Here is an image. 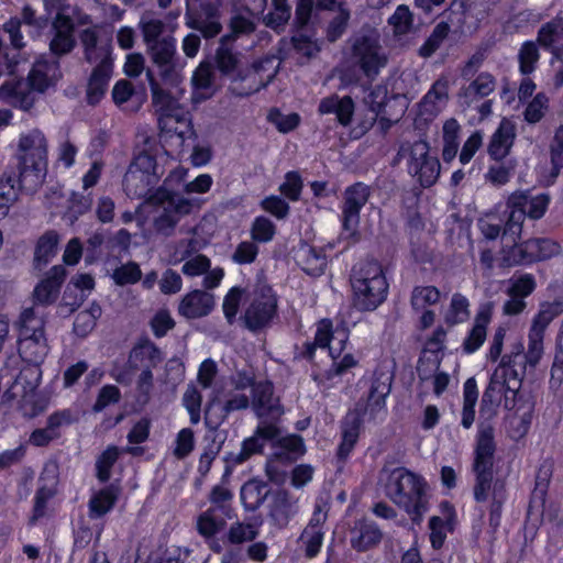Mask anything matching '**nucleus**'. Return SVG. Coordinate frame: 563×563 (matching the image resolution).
I'll return each instance as SVG.
<instances>
[{
    "label": "nucleus",
    "mask_w": 563,
    "mask_h": 563,
    "mask_svg": "<svg viewBox=\"0 0 563 563\" xmlns=\"http://www.w3.org/2000/svg\"><path fill=\"white\" fill-rule=\"evenodd\" d=\"M121 390L118 386L112 384L103 385L97 395V398L92 405L93 412H101L108 406L115 405L121 400Z\"/></svg>",
    "instance_id": "0e129e2a"
},
{
    "label": "nucleus",
    "mask_w": 563,
    "mask_h": 563,
    "mask_svg": "<svg viewBox=\"0 0 563 563\" xmlns=\"http://www.w3.org/2000/svg\"><path fill=\"white\" fill-rule=\"evenodd\" d=\"M553 473V463L549 460L543 461L536 475L534 489L531 495L529 507H543L545 495Z\"/></svg>",
    "instance_id": "a19ab883"
},
{
    "label": "nucleus",
    "mask_w": 563,
    "mask_h": 563,
    "mask_svg": "<svg viewBox=\"0 0 563 563\" xmlns=\"http://www.w3.org/2000/svg\"><path fill=\"white\" fill-rule=\"evenodd\" d=\"M494 428L487 421H482L478 426L474 472L476 474V484L474 487V497L477 501H484L487 498V492L490 488L493 479V462L495 453Z\"/></svg>",
    "instance_id": "0eeeda50"
},
{
    "label": "nucleus",
    "mask_w": 563,
    "mask_h": 563,
    "mask_svg": "<svg viewBox=\"0 0 563 563\" xmlns=\"http://www.w3.org/2000/svg\"><path fill=\"white\" fill-rule=\"evenodd\" d=\"M153 84V81L151 82ZM152 100L157 117L172 112H181L183 107L170 95V92L152 85Z\"/></svg>",
    "instance_id": "8fccbe9b"
},
{
    "label": "nucleus",
    "mask_w": 563,
    "mask_h": 563,
    "mask_svg": "<svg viewBox=\"0 0 563 563\" xmlns=\"http://www.w3.org/2000/svg\"><path fill=\"white\" fill-rule=\"evenodd\" d=\"M378 49L377 41L366 35L356 38L352 45V57L368 78H375L386 65V57L380 56Z\"/></svg>",
    "instance_id": "9b49d317"
},
{
    "label": "nucleus",
    "mask_w": 563,
    "mask_h": 563,
    "mask_svg": "<svg viewBox=\"0 0 563 563\" xmlns=\"http://www.w3.org/2000/svg\"><path fill=\"white\" fill-rule=\"evenodd\" d=\"M303 188V180L299 172L289 170L285 174V179L279 186L280 195L289 201L300 200Z\"/></svg>",
    "instance_id": "603ef678"
},
{
    "label": "nucleus",
    "mask_w": 563,
    "mask_h": 563,
    "mask_svg": "<svg viewBox=\"0 0 563 563\" xmlns=\"http://www.w3.org/2000/svg\"><path fill=\"white\" fill-rule=\"evenodd\" d=\"M207 18H220V11L217 3L210 0H187L186 2V23L194 20L203 21Z\"/></svg>",
    "instance_id": "37998d69"
},
{
    "label": "nucleus",
    "mask_w": 563,
    "mask_h": 563,
    "mask_svg": "<svg viewBox=\"0 0 563 563\" xmlns=\"http://www.w3.org/2000/svg\"><path fill=\"white\" fill-rule=\"evenodd\" d=\"M101 313L102 309L97 301H92L87 309L79 311L73 323L75 335L81 339L87 338L96 328Z\"/></svg>",
    "instance_id": "f704fd0d"
},
{
    "label": "nucleus",
    "mask_w": 563,
    "mask_h": 563,
    "mask_svg": "<svg viewBox=\"0 0 563 563\" xmlns=\"http://www.w3.org/2000/svg\"><path fill=\"white\" fill-rule=\"evenodd\" d=\"M214 307V298L206 290L195 289L187 292L180 300L178 313L186 319L208 316Z\"/></svg>",
    "instance_id": "dca6fc26"
},
{
    "label": "nucleus",
    "mask_w": 563,
    "mask_h": 563,
    "mask_svg": "<svg viewBox=\"0 0 563 563\" xmlns=\"http://www.w3.org/2000/svg\"><path fill=\"white\" fill-rule=\"evenodd\" d=\"M540 57L536 42L528 41L522 44L518 53L519 68L521 74L529 75L536 69Z\"/></svg>",
    "instance_id": "4d7b16f0"
},
{
    "label": "nucleus",
    "mask_w": 563,
    "mask_h": 563,
    "mask_svg": "<svg viewBox=\"0 0 563 563\" xmlns=\"http://www.w3.org/2000/svg\"><path fill=\"white\" fill-rule=\"evenodd\" d=\"M92 203L93 198L91 192L84 195L82 192L71 190L67 199L63 219L71 225L75 224L80 217L91 210Z\"/></svg>",
    "instance_id": "72a5a7b5"
},
{
    "label": "nucleus",
    "mask_w": 563,
    "mask_h": 563,
    "mask_svg": "<svg viewBox=\"0 0 563 563\" xmlns=\"http://www.w3.org/2000/svg\"><path fill=\"white\" fill-rule=\"evenodd\" d=\"M59 235L55 230H48L42 234L34 250V262L37 266L47 265L56 255Z\"/></svg>",
    "instance_id": "4c0bfd02"
},
{
    "label": "nucleus",
    "mask_w": 563,
    "mask_h": 563,
    "mask_svg": "<svg viewBox=\"0 0 563 563\" xmlns=\"http://www.w3.org/2000/svg\"><path fill=\"white\" fill-rule=\"evenodd\" d=\"M561 313L559 303L545 302L540 307L539 312L533 318L530 330H534L539 333L544 334L547 327L551 321Z\"/></svg>",
    "instance_id": "69168bd1"
},
{
    "label": "nucleus",
    "mask_w": 563,
    "mask_h": 563,
    "mask_svg": "<svg viewBox=\"0 0 563 563\" xmlns=\"http://www.w3.org/2000/svg\"><path fill=\"white\" fill-rule=\"evenodd\" d=\"M119 490L114 485H108L95 493L88 503V515L91 519L101 518L115 505Z\"/></svg>",
    "instance_id": "2f4dec72"
},
{
    "label": "nucleus",
    "mask_w": 563,
    "mask_h": 563,
    "mask_svg": "<svg viewBox=\"0 0 563 563\" xmlns=\"http://www.w3.org/2000/svg\"><path fill=\"white\" fill-rule=\"evenodd\" d=\"M252 387V402L258 416L267 415L273 410L274 385L271 380L255 382L253 377H245L243 387Z\"/></svg>",
    "instance_id": "bb28decb"
},
{
    "label": "nucleus",
    "mask_w": 563,
    "mask_h": 563,
    "mask_svg": "<svg viewBox=\"0 0 563 563\" xmlns=\"http://www.w3.org/2000/svg\"><path fill=\"white\" fill-rule=\"evenodd\" d=\"M153 63L158 67L163 79H167L175 71L174 56L176 54V41L173 37H164L148 46Z\"/></svg>",
    "instance_id": "5701e85b"
},
{
    "label": "nucleus",
    "mask_w": 563,
    "mask_h": 563,
    "mask_svg": "<svg viewBox=\"0 0 563 563\" xmlns=\"http://www.w3.org/2000/svg\"><path fill=\"white\" fill-rule=\"evenodd\" d=\"M58 489L49 486H38L33 498L32 512L29 518V526H35L42 518L47 515V505L51 499L57 495Z\"/></svg>",
    "instance_id": "c03bdc74"
},
{
    "label": "nucleus",
    "mask_w": 563,
    "mask_h": 563,
    "mask_svg": "<svg viewBox=\"0 0 563 563\" xmlns=\"http://www.w3.org/2000/svg\"><path fill=\"white\" fill-rule=\"evenodd\" d=\"M230 515H222L217 508H208L197 518V531L206 540L213 539L227 526Z\"/></svg>",
    "instance_id": "473e14b6"
},
{
    "label": "nucleus",
    "mask_w": 563,
    "mask_h": 563,
    "mask_svg": "<svg viewBox=\"0 0 563 563\" xmlns=\"http://www.w3.org/2000/svg\"><path fill=\"white\" fill-rule=\"evenodd\" d=\"M372 196V188L363 181H355L343 191L341 203V228L350 234L356 233L360 224L361 211Z\"/></svg>",
    "instance_id": "1a4fd4ad"
},
{
    "label": "nucleus",
    "mask_w": 563,
    "mask_h": 563,
    "mask_svg": "<svg viewBox=\"0 0 563 563\" xmlns=\"http://www.w3.org/2000/svg\"><path fill=\"white\" fill-rule=\"evenodd\" d=\"M440 299V291L434 286L416 287L411 295V307L419 311L428 306L434 305Z\"/></svg>",
    "instance_id": "bf43d9fd"
},
{
    "label": "nucleus",
    "mask_w": 563,
    "mask_h": 563,
    "mask_svg": "<svg viewBox=\"0 0 563 563\" xmlns=\"http://www.w3.org/2000/svg\"><path fill=\"white\" fill-rule=\"evenodd\" d=\"M272 494L267 482L253 477L246 481L240 489V499L246 511L257 510Z\"/></svg>",
    "instance_id": "393cba45"
},
{
    "label": "nucleus",
    "mask_w": 563,
    "mask_h": 563,
    "mask_svg": "<svg viewBox=\"0 0 563 563\" xmlns=\"http://www.w3.org/2000/svg\"><path fill=\"white\" fill-rule=\"evenodd\" d=\"M549 205L547 195L532 196L529 191H515L506 202L507 218L505 235L519 238L526 217L538 220L543 217Z\"/></svg>",
    "instance_id": "423d86ee"
},
{
    "label": "nucleus",
    "mask_w": 563,
    "mask_h": 563,
    "mask_svg": "<svg viewBox=\"0 0 563 563\" xmlns=\"http://www.w3.org/2000/svg\"><path fill=\"white\" fill-rule=\"evenodd\" d=\"M264 443L255 435L245 438L239 452H229L225 456L227 468L243 464L255 454H262Z\"/></svg>",
    "instance_id": "e433bc0d"
},
{
    "label": "nucleus",
    "mask_w": 563,
    "mask_h": 563,
    "mask_svg": "<svg viewBox=\"0 0 563 563\" xmlns=\"http://www.w3.org/2000/svg\"><path fill=\"white\" fill-rule=\"evenodd\" d=\"M444 339L445 332L439 328L426 341L417 364V373L421 380L430 379L438 372L443 357Z\"/></svg>",
    "instance_id": "f8f14e48"
},
{
    "label": "nucleus",
    "mask_w": 563,
    "mask_h": 563,
    "mask_svg": "<svg viewBox=\"0 0 563 563\" xmlns=\"http://www.w3.org/2000/svg\"><path fill=\"white\" fill-rule=\"evenodd\" d=\"M48 145L37 129L21 134L15 166L9 165L0 177V219L8 216L20 192L35 194L44 184L48 166Z\"/></svg>",
    "instance_id": "f257e3e1"
},
{
    "label": "nucleus",
    "mask_w": 563,
    "mask_h": 563,
    "mask_svg": "<svg viewBox=\"0 0 563 563\" xmlns=\"http://www.w3.org/2000/svg\"><path fill=\"white\" fill-rule=\"evenodd\" d=\"M79 41L82 46L84 58L88 64L97 63L102 58L100 54L99 32L93 27H86L79 32Z\"/></svg>",
    "instance_id": "a18cd8bd"
},
{
    "label": "nucleus",
    "mask_w": 563,
    "mask_h": 563,
    "mask_svg": "<svg viewBox=\"0 0 563 563\" xmlns=\"http://www.w3.org/2000/svg\"><path fill=\"white\" fill-rule=\"evenodd\" d=\"M18 352L22 362L43 363L48 353L44 327L20 330Z\"/></svg>",
    "instance_id": "ddd939ff"
},
{
    "label": "nucleus",
    "mask_w": 563,
    "mask_h": 563,
    "mask_svg": "<svg viewBox=\"0 0 563 563\" xmlns=\"http://www.w3.org/2000/svg\"><path fill=\"white\" fill-rule=\"evenodd\" d=\"M291 16V7L290 5H279L273 4V10H271L264 16V23L267 27L280 34L285 31L287 23L289 22Z\"/></svg>",
    "instance_id": "5fc2aeb1"
},
{
    "label": "nucleus",
    "mask_w": 563,
    "mask_h": 563,
    "mask_svg": "<svg viewBox=\"0 0 563 563\" xmlns=\"http://www.w3.org/2000/svg\"><path fill=\"white\" fill-rule=\"evenodd\" d=\"M501 376L493 374L489 383L482 396L479 415L489 419L497 412V408L501 402L503 396L506 398V387L500 383Z\"/></svg>",
    "instance_id": "c85d7f7f"
},
{
    "label": "nucleus",
    "mask_w": 563,
    "mask_h": 563,
    "mask_svg": "<svg viewBox=\"0 0 563 563\" xmlns=\"http://www.w3.org/2000/svg\"><path fill=\"white\" fill-rule=\"evenodd\" d=\"M386 495L404 509L413 522L419 523L429 510L428 483L406 467L394 468L385 485Z\"/></svg>",
    "instance_id": "7ed1b4c3"
},
{
    "label": "nucleus",
    "mask_w": 563,
    "mask_h": 563,
    "mask_svg": "<svg viewBox=\"0 0 563 563\" xmlns=\"http://www.w3.org/2000/svg\"><path fill=\"white\" fill-rule=\"evenodd\" d=\"M394 378V372L386 366L377 365L374 368L365 401L360 399L340 421L341 439L335 452L339 462H346L352 454L362 433L365 416L368 415L369 420H375L380 412L387 413V397Z\"/></svg>",
    "instance_id": "f03ea898"
},
{
    "label": "nucleus",
    "mask_w": 563,
    "mask_h": 563,
    "mask_svg": "<svg viewBox=\"0 0 563 563\" xmlns=\"http://www.w3.org/2000/svg\"><path fill=\"white\" fill-rule=\"evenodd\" d=\"M216 68L223 76H230L238 69L239 58L231 48L221 45L216 52Z\"/></svg>",
    "instance_id": "338daca9"
},
{
    "label": "nucleus",
    "mask_w": 563,
    "mask_h": 563,
    "mask_svg": "<svg viewBox=\"0 0 563 563\" xmlns=\"http://www.w3.org/2000/svg\"><path fill=\"white\" fill-rule=\"evenodd\" d=\"M350 18V10L345 5H339L338 14L329 21L325 29V38L330 43H334L343 36L347 29Z\"/></svg>",
    "instance_id": "3c124183"
},
{
    "label": "nucleus",
    "mask_w": 563,
    "mask_h": 563,
    "mask_svg": "<svg viewBox=\"0 0 563 563\" xmlns=\"http://www.w3.org/2000/svg\"><path fill=\"white\" fill-rule=\"evenodd\" d=\"M273 449V457L284 464L296 463L307 452L303 438L297 433L282 435Z\"/></svg>",
    "instance_id": "412c9836"
},
{
    "label": "nucleus",
    "mask_w": 563,
    "mask_h": 563,
    "mask_svg": "<svg viewBox=\"0 0 563 563\" xmlns=\"http://www.w3.org/2000/svg\"><path fill=\"white\" fill-rule=\"evenodd\" d=\"M76 46L75 34L64 32H52V38L49 42V51L56 57H63Z\"/></svg>",
    "instance_id": "e2e57ef3"
},
{
    "label": "nucleus",
    "mask_w": 563,
    "mask_h": 563,
    "mask_svg": "<svg viewBox=\"0 0 563 563\" xmlns=\"http://www.w3.org/2000/svg\"><path fill=\"white\" fill-rule=\"evenodd\" d=\"M537 42L549 49L556 60H563V26L555 21H550L541 26Z\"/></svg>",
    "instance_id": "c756f323"
},
{
    "label": "nucleus",
    "mask_w": 563,
    "mask_h": 563,
    "mask_svg": "<svg viewBox=\"0 0 563 563\" xmlns=\"http://www.w3.org/2000/svg\"><path fill=\"white\" fill-rule=\"evenodd\" d=\"M383 539V532L378 525L366 518L355 521L351 530V547L357 552H366L378 545Z\"/></svg>",
    "instance_id": "2eb2a0df"
},
{
    "label": "nucleus",
    "mask_w": 563,
    "mask_h": 563,
    "mask_svg": "<svg viewBox=\"0 0 563 563\" xmlns=\"http://www.w3.org/2000/svg\"><path fill=\"white\" fill-rule=\"evenodd\" d=\"M479 391L474 377L468 378L463 386V412L462 424L470 428L475 420V406L477 404Z\"/></svg>",
    "instance_id": "79ce46f5"
},
{
    "label": "nucleus",
    "mask_w": 563,
    "mask_h": 563,
    "mask_svg": "<svg viewBox=\"0 0 563 563\" xmlns=\"http://www.w3.org/2000/svg\"><path fill=\"white\" fill-rule=\"evenodd\" d=\"M278 311V297L271 285H262L254 292L244 312L245 327L257 332L268 327Z\"/></svg>",
    "instance_id": "6e6552de"
},
{
    "label": "nucleus",
    "mask_w": 563,
    "mask_h": 563,
    "mask_svg": "<svg viewBox=\"0 0 563 563\" xmlns=\"http://www.w3.org/2000/svg\"><path fill=\"white\" fill-rule=\"evenodd\" d=\"M527 365L511 363L504 365L500 360L499 366L494 371L493 374H499L501 376L500 383L506 387V409H511L515 405V398L517 393L521 388L522 379L526 375Z\"/></svg>",
    "instance_id": "a211bd4d"
},
{
    "label": "nucleus",
    "mask_w": 563,
    "mask_h": 563,
    "mask_svg": "<svg viewBox=\"0 0 563 563\" xmlns=\"http://www.w3.org/2000/svg\"><path fill=\"white\" fill-rule=\"evenodd\" d=\"M295 261L300 269L311 277L323 275L328 265L323 249L309 244H303L297 250Z\"/></svg>",
    "instance_id": "6ab92c4d"
},
{
    "label": "nucleus",
    "mask_w": 563,
    "mask_h": 563,
    "mask_svg": "<svg viewBox=\"0 0 563 563\" xmlns=\"http://www.w3.org/2000/svg\"><path fill=\"white\" fill-rule=\"evenodd\" d=\"M142 277V272L135 262H129L114 269L112 278L119 286L136 284Z\"/></svg>",
    "instance_id": "774afa93"
},
{
    "label": "nucleus",
    "mask_w": 563,
    "mask_h": 563,
    "mask_svg": "<svg viewBox=\"0 0 563 563\" xmlns=\"http://www.w3.org/2000/svg\"><path fill=\"white\" fill-rule=\"evenodd\" d=\"M516 137L515 125L507 119H503L498 129L492 135L488 144V154L496 162L506 158L514 145Z\"/></svg>",
    "instance_id": "4be33fe9"
},
{
    "label": "nucleus",
    "mask_w": 563,
    "mask_h": 563,
    "mask_svg": "<svg viewBox=\"0 0 563 563\" xmlns=\"http://www.w3.org/2000/svg\"><path fill=\"white\" fill-rule=\"evenodd\" d=\"M514 241V245L503 247L501 257L499 260V265L501 267H512L517 265L529 264L527 255L523 253L525 246L522 243H517L519 238L511 236Z\"/></svg>",
    "instance_id": "13d9d810"
},
{
    "label": "nucleus",
    "mask_w": 563,
    "mask_h": 563,
    "mask_svg": "<svg viewBox=\"0 0 563 563\" xmlns=\"http://www.w3.org/2000/svg\"><path fill=\"white\" fill-rule=\"evenodd\" d=\"M448 99L446 86L437 81L419 102L421 114H435L439 111V103Z\"/></svg>",
    "instance_id": "09e8293b"
},
{
    "label": "nucleus",
    "mask_w": 563,
    "mask_h": 563,
    "mask_svg": "<svg viewBox=\"0 0 563 563\" xmlns=\"http://www.w3.org/2000/svg\"><path fill=\"white\" fill-rule=\"evenodd\" d=\"M120 456L119 448L115 445H109L96 461V476L100 483L109 482L111 477L112 467L117 463Z\"/></svg>",
    "instance_id": "49530a36"
},
{
    "label": "nucleus",
    "mask_w": 563,
    "mask_h": 563,
    "mask_svg": "<svg viewBox=\"0 0 563 563\" xmlns=\"http://www.w3.org/2000/svg\"><path fill=\"white\" fill-rule=\"evenodd\" d=\"M100 54L102 58L92 68L87 82L86 102L89 106H97L101 102L113 74L114 59L111 45H101Z\"/></svg>",
    "instance_id": "9d476101"
},
{
    "label": "nucleus",
    "mask_w": 563,
    "mask_h": 563,
    "mask_svg": "<svg viewBox=\"0 0 563 563\" xmlns=\"http://www.w3.org/2000/svg\"><path fill=\"white\" fill-rule=\"evenodd\" d=\"M495 89V80L492 75L487 73L481 74L470 86L465 89L464 98L470 104L474 100L487 97Z\"/></svg>",
    "instance_id": "de8ad7c7"
},
{
    "label": "nucleus",
    "mask_w": 563,
    "mask_h": 563,
    "mask_svg": "<svg viewBox=\"0 0 563 563\" xmlns=\"http://www.w3.org/2000/svg\"><path fill=\"white\" fill-rule=\"evenodd\" d=\"M492 309L488 305L482 306L475 317V322L468 335L463 342V350L473 353L484 343L487 334V325L490 322Z\"/></svg>",
    "instance_id": "cd10ccee"
},
{
    "label": "nucleus",
    "mask_w": 563,
    "mask_h": 563,
    "mask_svg": "<svg viewBox=\"0 0 563 563\" xmlns=\"http://www.w3.org/2000/svg\"><path fill=\"white\" fill-rule=\"evenodd\" d=\"M0 99L13 108L24 111L30 110L34 104V98L22 79H10L2 82Z\"/></svg>",
    "instance_id": "aec40b11"
},
{
    "label": "nucleus",
    "mask_w": 563,
    "mask_h": 563,
    "mask_svg": "<svg viewBox=\"0 0 563 563\" xmlns=\"http://www.w3.org/2000/svg\"><path fill=\"white\" fill-rule=\"evenodd\" d=\"M268 120L275 124L276 129L284 134L296 130L301 122V118L297 112L288 114L282 113L277 108H273L269 111Z\"/></svg>",
    "instance_id": "052dcab7"
},
{
    "label": "nucleus",
    "mask_w": 563,
    "mask_h": 563,
    "mask_svg": "<svg viewBox=\"0 0 563 563\" xmlns=\"http://www.w3.org/2000/svg\"><path fill=\"white\" fill-rule=\"evenodd\" d=\"M272 499L268 505V517L274 526L285 528L291 518V500L286 489H277L271 494Z\"/></svg>",
    "instance_id": "7c9ffc66"
},
{
    "label": "nucleus",
    "mask_w": 563,
    "mask_h": 563,
    "mask_svg": "<svg viewBox=\"0 0 563 563\" xmlns=\"http://www.w3.org/2000/svg\"><path fill=\"white\" fill-rule=\"evenodd\" d=\"M24 365L20 369L19 374L14 379V384L12 386L13 389L18 390L20 388V393H31L36 391L37 387L42 382V368L41 365L43 363H31L23 362Z\"/></svg>",
    "instance_id": "c9c22d12"
},
{
    "label": "nucleus",
    "mask_w": 563,
    "mask_h": 563,
    "mask_svg": "<svg viewBox=\"0 0 563 563\" xmlns=\"http://www.w3.org/2000/svg\"><path fill=\"white\" fill-rule=\"evenodd\" d=\"M80 416L78 410L73 408H64L57 409L53 411L46 418V427L52 432V434L58 440L63 432L62 430L65 428H69L79 422Z\"/></svg>",
    "instance_id": "ea45409f"
},
{
    "label": "nucleus",
    "mask_w": 563,
    "mask_h": 563,
    "mask_svg": "<svg viewBox=\"0 0 563 563\" xmlns=\"http://www.w3.org/2000/svg\"><path fill=\"white\" fill-rule=\"evenodd\" d=\"M409 169L413 170L418 177L420 185L424 188L432 186L440 174V163L437 157H432L428 153L427 144H423V152L420 158L411 156Z\"/></svg>",
    "instance_id": "b1692460"
},
{
    "label": "nucleus",
    "mask_w": 563,
    "mask_h": 563,
    "mask_svg": "<svg viewBox=\"0 0 563 563\" xmlns=\"http://www.w3.org/2000/svg\"><path fill=\"white\" fill-rule=\"evenodd\" d=\"M389 100L390 97L387 87L380 84L374 86L365 97V103L368 110L379 117L382 123L386 121L388 126L391 122V120L386 117L389 114L387 111Z\"/></svg>",
    "instance_id": "58836bf2"
},
{
    "label": "nucleus",
    "mask_w": 563,
    "mask_h": 563,
    "mask_svg": "<svg viewBox=\"0 0 563 563\" xmlns=\"http://www.w3.org/2000/svg\"><path fill=\"white\" fill-rule=\"evenodd\" d=\"M164 169L157 164V145L145 143L132 158L122 186L130 197L143 198L154 186L158 184Z\"/></svg>",
    "instance_id": "39448f33"
},
{
    "label": "nucleus",
    "mask_w": 563,
    "mask_h": 563,
    "mask_svg": "<svg viewBox=\"0 0 563 563\" xmlns=\"http://www.w3.org/2000/svg\"><path fill=\"white\" fill-rule=\"evenodd\" d=\"M276 234L275 223L265 216H257L253 220L251 228V236L254 242H271Z\"/></svg>",
    "instance_id": "6e6d98bb"
},
{
    "label": "nucleus",
    "mask_w": 563,
    "mask_h": 563,
    "mask_svg": "<svg viewBox=\"0 0 563 563\" xmlns=\"http://www.w3.org/2000/svg\"><path fill=\"white\" fill-rule=\"evenodd\" d=\"M157 124L161 139L166 141L167 137L176 136L179 144H181L185 141L186 129L189 126L190 120L187 117V112L181 109V112L159 114L157 117Z\"/></svg>",
    "instance_id": "a878e982"
},
{
    "label": "nucleus",
    "mask_w": 563,
    "mask_h": 563,
    "mask_svg": "<svg viewBox=\"0 0 563 563\" xmlns=\"http://www.w3.org/2000/svg\"><path fill=\"white\" fill-rule=\"evenodd\" d=\"M463 14V24L468 30H475L478 23L486 16V5L484 2L464 0L461 5Z\"/></svg>",
    "instance_id": "864d4df0"
},
{
    "label": "nucleus",
    "mask_w": 563,
    "mask_h": 563,
    "mask_svg": "<svg viewBox=\"0 0 563 563\" xmlns=\"http://www.w3.org/2000/svg\"><path fill=\"white\" fill-rule=\"evenodd\" d=\"M352 306L360 312L376 310L387 298L388 282L376 260L361 262L351 274Z\"/></svg>",
    "instance_id": "20e7f679"
},
{
    "label": "nucleus",
    "mask_w": 563,
    "mask_h": 563,
    "mask_svg": "<svg viewBox=\"0 0 563 563\" xmlns=\"http://www.w3.org/2000/svg\"><path fill=\"white\" fill-rule=\"evenodd\" d=\"M536 287L537 283L533 275L522 274L518 277H512L509 279V287L506 294L526 299L534 291Z\"/></svg>",
    "instance_id": "680f3d73"
},
{
    "label": "nucleus",
    "mask_w": 563,
    "mask_h": 563,
    "mask_svg": "<svg viewBox=\"0 0 563 563\" xmlns=\"http://www.w3.org/2000/svg\"><path fill=\"white\" fill-rule=\"evenodd\" d=\"M163 361L161 349L147 336H141L129 353L126 365L131 369L157 367Z\"/></svg>",
    "instance_id": "4468645a"
},
{
    "label": "nucleus",
    "mask_w": 563,
    "mask_h": 563,
    "mask_svg": "<svg viewBox=\"0 0 563 563\" xmlns=\"http://www.w3.org/2000/svg\"><path fill=\"white\" fill-rule=\"evenodd\" d=\"M355 112V103L351 96L340 97L338 93H332L320 100L318 106V113L335 114L339 124L346 128L352 123Z\"/></svg>",
    "instance_id": "f3484780"
}]
</instances>
